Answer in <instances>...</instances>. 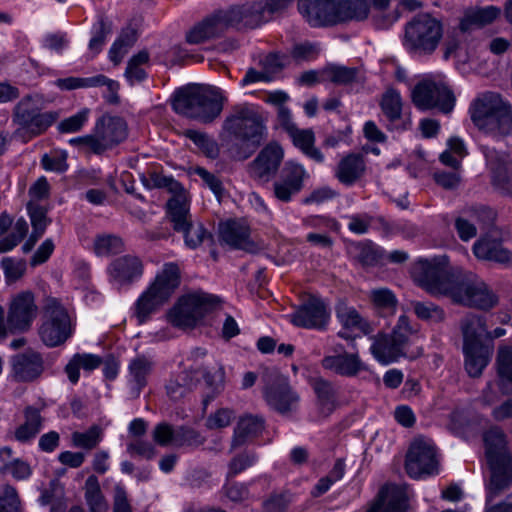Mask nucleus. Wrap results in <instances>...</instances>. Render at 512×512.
Segmentation results:
<instances>
[{"label":"nucleus","mask_w":512,"mask_h":512,"mask_svg":"<svg viewBox=\"0 0 512 512\" xmlns=\"http://www.w3.org/2000/svg\"><path fill=\"white\" fill-rule=\"evenodd\" d=\"M415 283L431 296H445L454 303L478 309H491L497 296L472 272L450 265L447 256L420 259L412 269Z\"/></svg>","instance_id":"obj_1"},{"label":"nucleus","mask_w":512,"mask_h":512,"mask_svg":"<svg viewBox=\"0 0 512 512\" xmlns=\"http://www.w3.org/2000/svg\"><path fill=\"white\" fill-rule=\"evenodd\" d=\"M298 10L314 27L361 22L369 17V0H298Z\"/></svg>","instance_id":"obj_2"},{"label":"nucleus","mask_w":512,"mask_h":512,"mask_svg":"<svg viewBox=\"0 0 512 512\" xmlns=\"http://www.w3.org/2000/svg\"><path fill=\"white\" fill-rule=\"evenodd\" d=\"M225 100L219 88L190 85L174 93L172 107L178 114L208 124L220 116Z\"/></svg>","instance_id":"obj_3"},{"label":"nucleus","mask_w":512,"mask_h":512,"mask_svg":"<svg viewBox=\"0 0 512 512\" xmlns=\"http://www.w3.org/2000/svg\"><path fill=\"white\" fill-rule=\"evenodd\" d=\"M484 443L490 478L486 484L487 503L499 497L512 486V455L507 447L506 435L499 427L484 433Z\"/></svg>","instance_id":"obj_4"},{"label":"nucleus","mask_w":512,"mask_h":512,"mask_svg":"<svg viewBox=\"0 0 512 512\" xmlns=\"http://www.w3.org/2000/svg\"><path fill=\"white\" fill-rule=\"evenodd\" d=\"M471 120L483 133L506 137L512 133V105L497 92L480 94L470 106Z\"/></svg>","instance_id":"obj_5"},{"label":"nucleus","mask_w":512,"mask_h":512,"mask_svg":"<svg viewBox=\"0 0 512 512\" xmlns=\"http://www.w3.org/2000/svg\"><path fill=\"white\" fill-rule=\"evenodd\" d=\"M444 35L443 23L429 13L413 16L404 26L402 45L411 55L427 57L438 49Z\"/></svg>","instance_id":"obj_6"},{"label":"nucleus","mask_w":512,"mask_h":512,"mask_svg":"<svg viewBox=\"0 0 512 512\" xmlns=\"http://www.w3.org/2000/svg\"><path fill=\"white\" fill-rule=\"evenodd\" d=\"M223 129L240 141L250 156L267 138V127L263 115L248 104L236 105L223 122Z\"/></svg>","instance_id":"obj_7"},{"label":"nucleus","mask_w":512,"mask_h":512,"mask_svg":"<svg viewBox=\"0 0 512 512\" xmlns=\"http://www.w3.org/2000/svg\"><path fill=\"white\" fill-rule=\"evenodd\" d=\"M181 282L178 264L165 263L157 273L154 281L140 295L135 303V316L139 323H144L152 313L169 301Z\"/></svg>","instance_id":"obj_8"},{"label":"nucleus","mask_w":512,"mask_h":512,"mask_svg":"<svg viewBox=\"0 0 512 512\" xmlns=\"http://www.w3.org/2000/svg\"><path fill=\"white\" fill-rule=\"evenodd\" d=\"M42 104V96L28 94L22 97L13 107V122L31 137H37L45 133L59 118L57 111L41 112Z\"/></svg>","instance_id":"obj_9"},{"label":"nucleus","mask_w":512,"mask_h":512,"mask_svg":"<svg viewBox=\"0 0 512 512\" xmlns=\"http://www.w3.org/2000/svg\"><path fill=\"white\" fill-rule=\"evenodd\" d=\"M73 331L74 326L66 308L55 298L47 299L38 327L41 342L49 348L61 346Z\"/></svg>","instance_id":"obj_10"},{"label":"nucleus","mask_w":512,"mask_h":512,"mask_svg":"<svg viewBox=\"0 0 512 512\" xmlns=\"http://www.w3.org/2000/svg\"><path fill=\"white\" fill-rule=\"evenodd\" d=\"M411 334L409 318L406 315H401L390 334L380 333L373 338L370 351L375 359L382 364L395 362L400 357H406Z\"/></svg>","instance_id":"obj_11"},{"label":"nucleus","mask_w":512,"mask_h":512,"mask_svg":"<svg viewBox=\"0 0 512 512\" xmlns=\"http://www.w3.org/2000/svg\"><path fill=\"white\" fill-rule=\"evenodd\" d=\"M262 381L263 397L271 409L285 415L297 408L300 397L289 384L288 378L278 370L265 369Z\"/></svg>","instance_id":"obj_12"},{"label":"nucleus","mask_w":512,"mask_h":512,"mask_svg":"<svg viewBox=\"0 0 512 512\" xmlns=\"http://www.w3.org/2000/svg\"><path fill=\"white\" fill-rule=\"evenodd\" d=\"M218 303L219 299L209 294L198 293L183 296L169 311V322L181 329L193 328Z\"/></svg>","instance_id":"obj_13"},{"label":"nucleus","mask_w":512,"mask_h":512,"mask_svg":"<svg viewBox=\"0 0 512 512\" xmlns=\"http://www.w3.org/2000/svg\"><path fill=\"white\" fill-rule=\"evenodd\" d=\"M412 102L420 110L438 109L448 114L455 105L452 91L443 83L432 80L420 81L412 90Z\"/></svg>","instance_id":"obj_14"},{"label":"nucleus","mask_w":512,"mask_h":512,"mask_svg":"<svg viewBox=\"0 0 512 512\" xmlns=\"http://www.w3.org/2000/svg\"><path fill=\"white\" fill-rule=\"evenodd\" d=\"M38 307L31 291H22L14 295L10 301L7 319L0 323L2 332L24 333L28 331L37 317Z\"/></svg>","instance_id":"obj_15"},{"label":"nucleus","mask_w":512,"mask_h":512,"mask_svg":"<svg viewBox=\"0 0 512 512\" xmlns=\"http://www.w3.org/2000/svg\"><path fill=\"white\" fill-rule=\"evenodd\" d=\"M439 462L436 448L429 440L418 438L411 444L406 454L405 470L414 479L438 473Z\"/></svg>","instance_id":"obj_16"},{"label":"nucleus","mask_w":512,"mask_h":512,"mask_svg":"<svg viewBox=\"0 0 512 512\" xmlns=\"http://www.w3.org/2000/svg\"><path fill=\"white\" fill-rule=\"evenodd\" d=\"M93 135L95 154H102L126 140L128 127L123 118L106 114L96 121Z\"/></svg>","instance_id":"obj_17"},{"label":"nucleus","mask_w":512,"mask_h":512,"mask_svg":"<svg viewBox=\"0 0 512 512\" xmlns=\"http://www.w3.org/2000/svg\"><path fill=\"white\" fill-rule=\"evenodd\" d=\"M309 178L305 168L295 162L287 161L281 170L280 177L273 184L275 197L282 202H289L304 187V181Z\"/></svg>","instance_id":"obj_18"},{"label":"nucleus","mask_w":512,"mask_h":512,"mask_svg":"<svg viewBox=\"0 0 512 512\" xmlns=\"http://www.w3.org/2000/svg\"><path fill=\"white\" fill-rule=\"evenodd\" d=\"M283 157L284 151L278 143L267 144L249 165L250 176L261 183L270 181L276 175Z\"/></svg>","instance_id":"obj_19"},{"label":"nucleus","mask_w":512,"mask_h":512,"mask_svg":"<svg viewBox=\"0 0 512 512\" xmlns=\"http://www.w3.org/2000/svg\"><path fill=\"white\" fill-rule=\"evenodd\" d=\"M107 273L112 284L130 286L142 277L144 264L138 256L127 254L114 259L108 265Z\"/></svg>","instance_id":"obj_20"},{"label":"nucleus","mask_w":512,"mask_h":512,"mask_svg":"<svg viewBox=\"0 0 512 512\" xmlns=\"http://www.w3.org/2000/svg\"><path fill=\"white\" fill-rule=\"evenodd\" d=\"M408 508L407 486L388 483L381 487L366 512H407Z\"/></svg>","instance_id":"obj_21"},{"label":"nucleus","mask_w":512,"mask_h":512,"mask_svg":"<svg viewBox=\"0 0 512 512\" xmlns=\"http://www.w3.org/2000/svg\"><path fill=\"white\" fill-rule=\"evenodd\" d=\"M291 317L293 324L296 326L308 329H322L326 326L330 313L323 300L311 297Z\"/></svg>","instance_id":"obj_22"},{"label":"nucleus","mask_w":512,"mask_h":512,"mask_svg":"<svg viewBox=\"0 0 512 512\" xmlns=\"http://www.w3.org/2000/svg\"><path fill=\"white\" fill-rule=\"evenodd\" d=\"M215 15L223 32L228 27L254 29L260 25V14L255 11L254 4L232 6L225 10L216 11Z\"/></svg>","instance_id":"obj_23"},{"label":"nucleus","mask_w":512,"mask_h":512,"mask_svg":"<svg viewBox=\"0 0 512 512\" xmlns=\"http://www.w3.org/2000/svg\"><path fill=\"white\" fill-rule=\"evenodd\" d=\"M220 240L234 249L256 253L259 246L250 238V228L243 222L230 220L219 227Z\"/></svg>","instance_id":"obj_24"},{"label":"nucleus","mask_w":512,"mask_h":512,"mask_svg":"<svg viewBox=\"0 0 512 512\" xmlns=\"http://www.w3.org/2000/svg\"><path fill=\"white\" fill-rule=\"evenodd\" d=\"M11 363L13 377L22 382L38 378L44 369L42 356L33 350L13 356Z\"/></svg>","instance_id":"obj_25"},{"label":"nucleus","mask_w":512,"mask_h":512,"mask_svg":"<svg viewBox=\"0 0 512 512\" xmlns=\"http://www.w3.org/2000/svg\"><path fill=\"white\" fill-rule=\"evenodd\" d=\"M322 366L346 377L356 376L361 371L367 369L358 354L346 352L324 357L322 359Z\"/></svg>","instance_id":"obj_26"},{"label":"nucleus","mask_w":512,"mask_h":512,"mask_svg":"<svg viewBox=\"0 0 512 512\" xmlns=\"http://www.w3.org/2000/svg\"><path fill=\"white\" fill-rule=\"evenodd\" d=\"M460 328L463 335V346L488 345L485 343L488 338V331L481 315L467 314L462 318Z\"/></svg>","instance_id":"obj_27"},{"label":"nucleus","mask_w":512,"mask_h":512,"mask_svg":"<svg viewBox=\"0 0 512 512\" xmlns=\"http://www.w3.org/2000/svg\"><path fill=\"white\" fill-rule=\"evenodd\" d=\"M473 253L480 260L493 261L506 264L511 261L512 255L499 241L490 238H481L473 245Z\"/></svg>","instance_id":"obj_28"},{"label":"nucleus","mask_w":512,"mask_h":512,"mask_svg":"<svg viewBox=\"0 0 512 512\" xmlns=\"http://www.w3.org/2000/svg\"><path fill=\"white\" fill-rule=\"evenodd\" d=\"M199 374L198 367H189L169 380L166 385L167 395L174 401L186 396L196 386Z\"/></svg>","instance_id":"obj_29"},{"label":"nucleus","mask_w":512,"mask_h":512,"mask_svg":"<svg viewBox=\"0 0 512 512\" xmlns=\"http://www.w3.org/2000/svg\"><path fill=\"white\" fill-rule=\"evenodd\" d=\"M264 429V419L257 415L241 417L234 429L231 450L244 445L248 439L256 437Z\"/></svg>","instance_id":"obj_30"},{"label":"nucleus","mask_w":512,"mask_h":512,"mask_svg":"<svg viewBox=\"0 0 512 512\" xmlns=\"http://www.w3.org/2000/svg\"><path fill=\"white\" fill-rule=\"evenodd\" d=\"M465 369L469 376L479 377L490 361L492 347L490 345L463 346Z\"/></svg>","instance_id":"obj_31"},{"label":"nucleus","mask_w":512,"mask_h":512,"mask_svg":"<svg viewBox=\"0 0 512 512\" xmlns=\"http://www.w3.org/2000/svg\"><path fill=\"white\" fill-rule=\"evenodd\" d=\"M167 216L176 232L190 226L192 219L187 195L172 197L167 202Z\"/></svg>","instance_id":"obj_32"},{"label":"nucleus","mask_w":512,"mask_h":512,"mask_svg":"<svg viewBox=\"0 0 512 512\" xmlns=\"http://www.w3.org/2000/svg\"><path fill=\"white\" fill-rule=\"evenodd\" d=\"M348 253L362 266H374L384 257V250L370 240L350 243Z\"/></svg>","instance_id":"obj_33"},{"label":"nucleus","mask_w":512,"mask_h":512,"mask_svg":"<svg viewBox=\"0 0 512 512\" xmlns=\"http://www.w3.org/2000/svg\"><path fill=\"white\" fill-rule=\"evenodd\" d=\"M364 170L365 163L363 157L350 154L339 162L335 175L342 184L350 186L361 178Z\"/></svg>","instance_id":"obj_34"},{"label":"nucleus","mask_w":512,"mask_h":512,"mask_svg":"<svg viewBox=\"0 0 512 512\" xmlns=\"http://www.w3.org/2000/svg\"><path fill=\"white\" fill-rule=\"evenodd\" d=\"M43 418L39 409L28 406L24 410V422L14 431V439L21 443H26L40 432Z\"/></svg>","instance_id":"obj_35"},{"label":"nucleus","mask_w":512,"mask_h":512,"mask_svg":"<svg viewBox=\"0 0 512 512\" xmlns=\"http://www.w3.org/2000/svg\"><path fill=\"white\" fill-rule=\"evenodd\" d=\"M501 13V9L496 6H486L477 8L465 13L459 24L461 32H469L474 27H483L492 23Z\"/></svg>","instance_id":"obj_36"},{"label":"nucleus","mask_w":512,"mask_h":512,"mask_svg":"<svg viewBox=\"0 0 512 512\" xmlns=\"http://www.w3.org/2000/svg\"><path fill=\"white\" fill-rule=\"evenodd\" d=\"M222 33L223 30L215 13H213L189 30L186 34V40L188 43L196 45L219 37Z\"/></svg>","instance_id":"obj_37"},{"label":"nucleus","mask_w":512,"mask_h":512,"mask_svg":"<svg viewBox=\"0 0 512 512\" xmlns=\"http://www.w3.org/2000/svg\"><path fill=\"white\" fill-rule=\"evenodd\" d=\"M153 369V361L144 355H137L128 365L129 382L133 383L134 395L138 397L140 391L147 384V378Z\"/></svg>","instance_id":"obj_38"},{"label":"nucleus","mask_w":512,"mask_h":512,"mask_svg":"<svg viewBox=\"0 0 512 512\" xmlns=\"http://www.w3.org/2000/svg\"><path fill=\"white\" fill-rule=\"evenodd\" d=\"M336 316L346 329L358 330L364 334L373 331L371 324L353 306H349L343 301L336 305Z\"/></svg>","instance_id":"obj_39"},{"label":"nucleus","mask_w":512,"mask_h":512,"mask_svg":"<svg viewBox=\"0 0 512 512\" xmlns=\"http://www.w3.org/2000/svg\"><path fill=\"white\" fill-rule=\"evenodd\" d=\"M467 216H458L455 219V229L459 238L468 242L477 235L476 223L480 220L482 214H491V211L486 208H471L465 211Z\"/></svg>","instance_id":"obj_40"},{"label":"nucleus","mask_w":512,"mask_h":512,"mask_svg":"<svg viewBox=\"0 0 512 512\" xmlns=\"http://www.w3.org/2000/svg\"><path fill=\"white\" fill-rule=\"evenodd\" d=\"M322 80L336 85H350L362 82V76L357 68L339 65H329L321 70Z\"/></svg>","instance_id":"obj_41"},{"label":"nucleus","mask_w":512,"mask_h":512,"mask_svg":"<svg viewBox=\"0 0 512 512\" xmlns=\"http://www.w3.org/2000/svg\"><path fill=\"white\" fill-rule=\"evenodd\" d=\"M294 145L301 149V151L314 161L321 163L324 156L321 151L314 147V133L309 129H298L296 126L288 132Z\"/></svg>","instance_id":"obj_42"},{"label":"nucleus","mask_w":512,"mask_h":512,"mask_svg":"<svg viewBox=\"0 0 512 512\" xmlns=\"http://www.w3.org/2000/svg\"><path fill=\"white\" fill-rule=\"evenodd\" d=\"M84 491L89 512H107L108 503L101 491L98 478L95 475H90L86 479Z\"/></svg>","instance_id":"obj_43"},{"label":"nucleus","mask_w":512,"mask_h":512,"mask_svg":"<svg viewBox=\"0 0 512 512\" xmlns=\"http://www.w3.org/2000/svg\"><path fill=\"white\" fill-rule=\"evenodd\" d=\"M369 299L373 307L382 314H393L398 300L395 294L388 288L373 289L369 293Z\"/></svg>","instance_id":"obj_44"},{"label":"nucleus","mask_w":512,"mask_h":512,"mask_svg":"<svg viewBox=\"0 0 512 512\" xmlns=\"http://www.w3.org/2000/svg\"><path fill=\"white\" fill-rule=\"evenodd\" d=\"M312 387L317 395L320 407L330 413L336 402V389L332 383L323 378H315L312 381Z\"/></svg>","instance_id":"obj_45"},{"label":"nucleus","mask_w":512,"mask_h":512,"mask_svg":"<svg viewBox=\"0 0 512 512\" xmlns=\"http://www.w3.org/2000/svg\"><path fill=\"white\" fill-rule=\"evenodd\" d=\"M380 107L389 122L393 123L399 120L402 115V98L400 93L392 88L386 90L382 95Z\"/></svg>","instance_id":"obj_46"},{"label":"nucleus","mask_w":512,"mask_h":512,"mask_svg":"<svg viewBox=\"0 0 512 512\" xmlns=\"http://www.w3.org/2000/svg\"><path fill=\"white\" fill-rule=\"evenodd\" d=\"M142 182L148 189L166 188L170 193L173 194L172 197H176L178 195H186L183 186L178 181L172 177L165 176L156 172L150 173L148 177H143Z\"/></svg>","instance_id":"obj_47"},{"label":"nucleus","mask_w":512,"mask_h":512,"mask_svg":"<svg viewBox=\"0 0 512 512\" xmlns=\"http://www.w3.org/2000/svg\"><path fill=\"white\" fill-rule=\"evenodd\" d=\"M185 136L193 141L206 157L216 159L219 156V145L208 134L189 129L185 132Z\"/></svg>","instance_id":"obj_48"},{"label":"nucleus","mask_w":512,"mask_h":512,"mask_svg":"<svg viewBox=\"0 0 512 512\" xmlns=\"http://www.w3.org/2000/svg\"><path fill=\"white\" fill-rule=\"evenodd\" d=\"M124 250L123 240L116 235H98L94 240V252L98 256L119 254Z\"/></svg>","instance_id":"obj_49"},{"label":"nucleus","mask_w":512,"mask_h":512,"mask_svg":"<svg viewBox=\"0 0 512 512\" xmlns=\"http://www.w3.org/2000/svg\"><path fill=\"white\" fill-rule=\"evenodd\" d=\"M27 210L33 227V236L39 239L50 223V219L47 217V209L31 201L27 205Z\"/></svg>","instance_id":"obj_50"},{"label":"nucleus","mask_w":512,"mask_h":512,"mask_svg":"<svg viewBox=\"0 0 512 512\" xmlns=\"http://www.w3.org/2000/svg\"><path fill=\"white\" fill-rule=\"evenodd\" d=\"M199 373L202 374L205 385L208 388L203 398V405L206 407L223 389L224 372L222 369H218L213 373L199 369Z\"/></svg>","instance_id":"obj_51"},{"label":"nucleus","mask_w":512,"mask_h":512,"mask_svg":"<svg viewBox=\"0 0 512 512\" xmlns=\"http://www.w3.org/2000/svg\"><path fill=\"white\" fill-rule=\"evenodd\" d=\"M412 307L416 316L421 320L440 323L445 319L444 310L432 302L415 301L412 302Z\"/></svg>","instance_id":"obj_52"},{"label":"nucleus","mask_w":512,"mask_h":512,"mask_svg":"<svg viewBox=\"0 0 512 512\" xmlns=\"http://www.w3.org/2000/svg\"><path fill=\"white\" fill-rule=\"evenodd\" d=\"M71 439L73 446L91 450L101 441L102 430L99 426L93 425L85 432L72 433Z\"/></svg>","instance_id":"obj_53"},{"label":"nucleus","mask_w":512,"mask_h":512,"mask_svg":"<svg viewBox=\"0 0 512 512\" xmlns=\"http://www.w3.org/2000/svg\"><path fill=\"white\" fill-rule=\"evenodd\" d=\"M177 428L175 429L167 422H160L155 425L152 431V439L159 446H175L176 444Z\"/></svg>","instance_id":"obj_54"},{"label":"nucleus","mask_w":512,"mask_h":512,"mask_svg":"<svg viewBox=\"0 0 512 512\" xmlns=\"http://www.w3.org/2000/svg\"><path fill=\"white\" fill-rule=\"evenodd\" d=\"M1 266L4 270L7 284H12L21 279L26 272V262L24 260H15L11 257H4L1 260Z\"/></svg>","instance_id":"obj_55"},{"label":"nucleus","mask_w":512,"mask_h":512,"mask_svg":"<svg viewBox=\"0 0 512 512\" xmlns=\"http://www.w3.org/2000/svg\"><path fill=\"white\" fill-rule=\"evenodd\" d=\"M90 110L84 108L78 113L62 120L58 124V130L61 133H75L82 129L84 124L88 121Z\"/></svg>","instance_id":"obj_56"},{"label":"nucleus","mask_w":512,"mask_h":512,"mask_svg":"<svg viewBox=\"0 0 512 512\" xmlns=\"http://www.w3.org/2000/svg\"><path fill=\"white\" fill-rule=\"evenodd\" d=\"M290 0H267L266 3L263 4H254L255 11L259 12L260 25L262 23L268 22L272 19L273 14L279 13L284 10Z\"/></svg>","instance_id":"obj_57"},{"label":"nucleus","mask_w":512,"mask_h":512,"mask_svg":"<svg viewBox=\"0 0 512 512\" xmlns=\"http://www.w3.org/2000/svg\"><path fill=\"white\" fill-rule=\"evenodd\" d=\"M498 375L512 384V348L501 347L497 355Z\"/></svg>","instance_id":"obj_58"},{"label":"nucleus","mask_w":512,"mask_h":512,"mask_svg":"<svg viewBox=\"0 0 512 512\" xmlns=\"http://www.w3.org/2000/svg\"><path fill=\"white\" fill-rule=\"evenodd\" d=\"M257 460V456L252 452H244L233 457L229 463L227 478H233L248 467H251Z\"/></svg>","instance_id":"obj_59"},{"label":"nucleus","mask_w":512,"mask_h":512,"mask_svg":"<svg viewBox=\"0 0 512 512\" xmlns=\"http://www.w3.org/2000/svg\"><path fill=\"white\" fill-rule=\"evenodd\" d=\"M204 443V438L200 435L199 432L192 428H188L185 426H179L177 428L176 434V444L175 447L182 446H200Z\"/></svg>","instance_id":"obj_60"},{"label":"nucleus","mask_w":512,"mask_h":512,"mask_svg":"<svg viewBox=\"0 0 512 512\" xmlns=\"http://www.w3.org/2000/svg\"><path fill=\"white\" fill-rule=\"evenodd\" d=\"M194 174L198 175L205 185L209 187V189L216 195V197L220 200L223 196L225 189L220 178L213 173H210L203 167H195L193 169Z\"/></svg>","instance_id":"obj_61"},{"label":"nucleus","mask_w":512,"mask_h":512,"mask_svg":"<svg viewBox=\"0 0 512 512\" xmlns=\"http://www.w3.org/2000/svg\"><path fill=\"white\" fill-rule=\"evenodd\" d=\"M180 232L184 234L185 244L191 249L197 248L202 244L204 239L209 236L203 225L200 223L196 225L191 223L190 226Z\"/></svg>","instance_id":"obj_62"},{"label":"nucleus","mask_w":512,"mask_h":512,"mask_svg":"<svg viewBox=\"0 0 512 512\" xmlns=\"http://www.w3.org/2000/svg\"><path fill=\"white\" fill-rule=\"evenodd\" d=\"M345 219L348 220L347 226L352 233L365 234L369 231L374 217L363 213L345 216Z\"/></svg>","instance_id":"obj_63"},{"label":"nucleus","mask_w":512,"mask_h":512,"mask_svg":"<svg viewBox=\"0 0 512 512\" xmlns=\"http://www.w3.org/2000/svg\"><path fill=\"white\" fill-rule=\"evenodd\" d=\"M0 512H20V499L14 487L5 486L0 496Z\"/></svg>","instance_id":"obj_64"}]
</instances>
